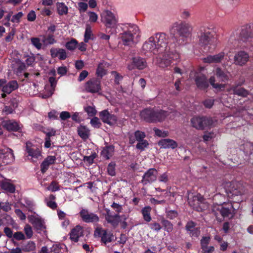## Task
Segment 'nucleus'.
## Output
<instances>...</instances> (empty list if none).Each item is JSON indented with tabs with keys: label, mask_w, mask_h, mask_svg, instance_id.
I'll return each mask as SVG.
<instances>
[{
	"label": "nucleus",
	"mask_w": 253,
	"mask_h": 253,
	"mask_svg": "<svg viewBox=\"0 0 253 253\" xmlns=\"http://www.w3.org/2000/svg\"><path fill=\"white\" fill-rule=\"evenodd\" d=\"M92 36V32L91 31V27L89 23L86 24V28L85 34L84 35V41L85 42H88L89 40L91 39Z\"/></svg>",
	"instance_id": "c03bdc74"
},
{
	"label": "nucleus",
	"mask_w": 253,
	"mask_h": 253,
	"mask_svg": "<svg viewBox=\"0 0 253 253\" xmlns=\"http://www.w3.org/2000/svg\"><path fill=\"white\" fill-rule=\"evenodd\" d=\"M56 9L59 15H66L68 11V7L64 2L56 3Z\"/></svg>",
	"instance_id": "ea45409f"
},
{
	"label": "nucleus",
	"mask_w": 253,
	"mask_h": 253,
	"mask_svg": "<svg viewBox=\"0 0 253 253\" xmlns=\"http://www.w3.org/2000/svg\"><path fill=\"white\" fill-rule=\"evenodd\" d=\"M78 6H79V10H80V11H83V12L85 11V10H86L87 7H88L87 4H86V3H85V2H79Z\"/></svg>",
	"instance_id": "338daca9"
},
{
	"label": "nucleus",
	"mask_w": 253,
	"mask_h": 253,
	"mask_svg": "<svg viewBox=\"0 0 253 253\" xmlns=\"http://www.w3.org/2000/svg\"><path fill=\"white\" fill-rule=\"evenodd\" d=\"M158 145L161 148L164 149H175L177 147V142L172 139H162L158 142Z\"/></svg>",
	"instance_id": "393cba45"
},
{
	"label": "nucleus",
	"mask_w": 253,
	"mask_h": 253,
	"mask_svg": "<svg viewBox=\"0 0 253 253\" xmlns=\"http://www.w3.org/2000/svg\"><path fill=\"white\" fill-rule=\"evenodd\" d=\"M193 27L191 24L186 22L173 24L171 32L176 31L179 38L177 40V44H184L186 43L188 38L191 36Z\"/></svg>",
	"instance_id": "20e7f679"
},
{
	"label": "nucleus",
	"mask_w": 253,
	"mask_h": 253,
	"mask_svg": "<svg viewBox=\"0 0 253 253\" xmlns=\"http://www.w3.org/2000/svg\"><path fill=\"white\" fill-rule=\"evenodd\" d=\"M196 223L192 221H188L186 225V230L192 237H198L200 234L199 228L196 227Z\"/></svg>",
	"instance_id": "5701e85b"
},
{
	"label": "nucleus",
	"mask_w": 253,
	"mask_h": 253,
	"mask_svg": "<svg viewBox=\"0 0 253 253\" xmlns=\"http://www.w3.org/2000/svg\"><path fill=\"white\" fill-rule=\"evenodd\" d=\"M230 53V51L229 52H226V49H224L223 51H221V52L218 53V54H215V55L208 56L207 57L203 59V60L204 63H219V62L221 61L225 55L228 56L230 58V56H232Z\"/></svg>",
	"instance_id": "dca6fc26"
},
{
	"label": "nucleus",
	"mask_w": 253,
	"mask_h": 253,
	"mask_svg": "<svg viewBox=\"0 0 253 253\" xmlns=\"http://www.w3.org/2000/svg\"><path fill=\"white\" fill-rule=\"evenodd\" d=\"M194 80L198 88L201 89H206L209 86V84L207 81V78L205 75L200 73H197L195 75Z\"/></svg>",
	"instance_id": "aec40b11"
},
{
	"label": "nucleus",
	"mask_w": 253,
	"mask_h": 253,
	"mask_svg": "<svg viewBox=\"0 0 253 253\" xmlns=\"http://www.w3.org/2000/svg\"><path fill=\"white\" fill-rule=\"evenodd\" d=\"M163 223L165 230L168 232H171L173 229V225L170 221H168V220H164Z\"/></svg>",
	"instance_id": "680f3d73"
},
{
	"label": "nucleus",
	"mask_w": 253,
	"mask_h": 253,
	"mask_svg": "<svg viewBox=\"0 0 253 253\" xmlns=\"http://www.w3.org/2000/svg\"><path fill=\"white\" fill-rule=\"evenodd\" d=\"M78 134L83 139H87L89 134V130L86 127L84 126H80L78 129Z\"/></svg>",
	"instance_id": "79ce46f5"
},
{
	"label": "nucleus",
	"mask_w": 253,
	"mask_h": 253,
	"mask_svg": "<svg viewBox=\"0 0 253 253\" xmlns=\"http://www.w3.org/2000/svg\"><path fill=\"white\" fill-rule=\"evenodd\" d=\"M215 135L212 132H209V133H206L203 135V139L205 142L210 141L214 137Z\"/></svg>",
	"instance_id": "0e129e2a"
},
{
	"label": "nucleus",
	"mask_w": 253,
	"mask_h": 253,
	"mask_svg": "<svg viewBox=\"0 0 253 253\" xmlns=\"http://www.w3.org/2000/svg\"><path fill=\"white\" fill-rule=\"evenodd\" d=\"M174 111H166L161 109H146L140 112V117L148 122H162L167 117L173 118Z\"/></svg>",
	"instance_id": "7ed1b4c3"
},
{
	"label": "nucleus",
	"mask_w": 253,
	"mask_h": 253,
	"mask_svg": "<svg viewBox=\"0 0 253 253\" xmlns=\"http://www.w3.org/2000/svg\"><path fill=\"white\" fill-rule=\"evenodd\" d=\"M1 125L7 130H18L19 129L18 123L11 120H3L1 121Z\"/></svg>",
	"instance_id": "473e14b6"
},
{
	"label": "nucleus",
	"mask_w": 253,
	"mask_h": 253,
	"mask_svg": "<svg viewBox=\"0 0 253 253\" xmlns=\"http://www.w3.org/2000/svg\"><path fill=\"white\" fill-rule=\"evenodd\" d=\"M198 44L204 51H210L215 47L216 39L214 32L209 27H201L198 33Z\"/></svg>",
	"instance_id": "f03ea898"
},
{
	"label": "nucleus",
	"mask_w": 253,
	"mask_h": 253,
	"mask_svg": "<svg viewBox=\"0 0 253 253\" xmlns=\"http://www.w3.org/2000/svg\"><path fill=\"white\" fill-rule=\"evenodd\" d=\"M36 249V244L33 241H29L24 244L22 247V250L24 252L34 251Z\"/></svg>",
	"instance_id": "58836bf2"
},
{
	"label": "nucleus",
	"mask_w": 253,
	"mask_h": 253,
	"mask_svg": "<svg viewBox=\"0 0 253 253\" xmlns=\"http://www.w3.org/2000/svg\"><path fill=\"white\" fill-rule=\"evenodd\" d=\"M154 131L156 135L159 136V137H165L169 134L167 130H162L157 128H154Z\"/></svg>",
	"instance_id": "864d4df0"
},
{
	"label": "nucleus",
	"mask_w": 253,
	"mask_h": 253,
	"mask_svg": "<svg viewBox=\"0 0 253 253\" xmlns=\"http://www.w3.org/2000/svg\"><path fill=\"white\" fill-rule=\"evenodd\" d=\"M249 55L244 51H240L236 53L234 56V63L236 65L243 66L249 60Z\"/></svg>",
	"instance_id": "6ab92c4d"
},
{
	"label": "nucleus",
	"mask_w": 253,
	"mask_h": 253,
	"mask_svg": "<svg viewBox=\"0 0 253 253\" xmlns=\"http://www.w3.org/2000/svg\"><path fill=\"white\" fill-rule=\"evenodd\" d=\"M77 42L75 39H72L69 42H66V47L68 49L73 50L77 47Z\"/></svg>",
	"instance_id": "4d7b16f0"
},
{
	"label": "nucleus",
	"mask_w": 253,
	"mask_h": 253,
	"mask_svg": "<svg viewBox=\"0 0 253 253\" xmlns=\"http://www.w3.org/2000/svg\"><path fill=\"white\" fill-rule=\"evenodd\" d=\"M105 218L107 222L110 223L112 226L115 227L118 225L121 218L118 214H112L110 210L106 209Z\"/></svg>",
	"instance_id": "412c9836"
},
{
	"label": "nucleus",
	"mask_w": 253,
	"mask_h": 253,
	"mask_svg": "<svg viewBox=\"0 0 253 253\" xmlns=\"http://www.w3.org/2000/svg\"><path fill=\"white\" fill-rule=\"evenodd\" d=\"M109 66L108 63L105 61H101L98 64L96 70V75L101 79L106 75L107 72V68Z\"/></svg>",
	"instance_id": "a878e982"
},
{
	"label": "nucleus",
	"mask_w": 253,
	"mask_h": 253,
	"mask_svg": "<svg viewBox=\"0 0 253 253\" xmlns=\"http://www.w3.org/2000/svg\"><path fill=\"white\" fill-rule=\"evenodd\" d=\"M84 111L89 117H94L97 114L95 106H86L84 107Z\"/></svg>",
	"instance_id": "49530a36"
},
{
	"label": "nucleus",
	"mask_w": 253,
	"mask_h": 253,
	"mask_svg": "<svg viewBox=\"0 0 253 253\" xmlns=\"http://www.w3.org/2000/svg\"><path fill=\"white\" fill-rule=\"evenodd\" d=\"M13 238L17 241L25 240L26 239L24 234L21 231H17L14 233Z\"/></svg>",
	"instance_id": "052dcab7"
},
{
	"label": "nucleus",
	"mask_w": 253,
	"mask_h": 253,
	"mask_svg": "<svg viewBox=\"0 0 253 253\" xmlns=\"http://www.w3.org/2000/svg\"><path fill=\"white\" fill-rule=\"evenodd\" d=\"M116 165L115 163H110L107 167L108 173L110 175H115L116 174Z\"/></svg>",
	"instance_id": "5fc2aeb1"
},
{
	"label": "nucleus",
	"mask_w": 253,
	"mask_h": 253,
	"mask_svg": "<svg viewBox=\"0 0 253 253\" xmlns=\"http://www.w3.org/2000/svg\"><path fill=\"white\" fill-rule=\"evenodd\" d=\"M56 197L53 194H50L49 197H46L44 199V201L46 203L47 206L53 210L56 209L57 205L55 203V200Z\"/></svg>",
	"instance_id": "e433bc0d"
},
{
	"label": "nucleus",
	"mask_w": 253,
	"mask_h": 253,
	"mask_svg": "<svg viewBox=\"0 0 253 253\" xmlns=\"http://www.w3.org/2000/svg\"><path fill=\"white\" fill-rule=\"evenodd\" d=\"M223 186L228 198H231L234 202L239 203L243 201L242 196L243 190L238 185L231 182H226Z\"/></svg>",
	"instance_id": "423d86ee"
},
{
	"label": "nucleus",
	"mask_w": 253,
	"mask_h": 253,
	"mask_svg": "<svg viewBox=\"0 0 253 253\" xmlns=\"http://www.w3.org/2000/svg\"><path fill=\"white\" fill-rule=\"evenodd\" d=\"M135 137L138 142H141L143 138L145 137L146 134L144 132L140 131V130H136L134 133Z\"/></svg>",
	"instance_id": "13d9d810"
},
{
	"label": "nucleus",
	"mask_w": 253,
	"mask_h": 253,
	"mask_svg": "<svg viewBox=\"0 0 253 253\" xmlns=\"http://www.w3.org/2000/svg\"><path fill=\"white\" fill-rule=\"evenodd\" d=\"M210 237H203L202 239L201 240V244L202 245V248L204 252L205 251H207L208 250V245L210 242Z\"/></svg>",
	"instance_id": "603ef678"
},
{
	"label": "nucleus",
	"mask_w": 253,
	"mask_h": 253,
	"mask_svg": "<svg viewBox=\"0 0 253 253\" xmlns=\"http://www.w3.org/2000/svg\"><path fill=\"white\" fill-rule=\"evenodd\" d=\"M84 88L86 91L91 93H97L101 90V82L99 79H91L85 84Z\"/></svg>",
	"instance_id": "f8f14e48"
},
{
	"label": "nucleus",
	"mask_w": 253,
	"mask_h": 253,
	"mask_svg": "<svg viewBox=\"0 0 253 253\" xmlns=\"http://www.w3.org/2000/svg\"><path fill=\"white\" fill-rule=\"evenodd\" d=\"M48 190L51 191H58L60 189L59 185L58 183L56 181H52L49 186L47 187Z\"/></svg>",
	"instance_id": "bf43d9fd"
},
{
	"label": "nucleus",
	"mask_w": 253,
	"mask_h": 253,
	"mask_svg": "<svg viewBox=\"0 0 253 253\" xmlns=\"http://www.w3.org/2000/svg\"><path fill=\"white\" fill-rule=\"evenodd\" d=\"M14 159V155L12 149L4 147L0 149V162L4 165L12 163Z\"/></svg>",
	"instance_id": "ddd939ff"
},
{
	"label": "nucleus",
	"mask_w": 253,
	"mask_h": 253,
	"mask_svg": "<svg viewBox=\"0 0 253 253\" xmlns=\"http://www.w3.org/2000/svg\"><path fill=\"white\" fill-rule=\"evenodd\" d=\"M25 151L26 157L32 162H36L42 157L41 149L30 142H26Z\"/></svg>",
	"instance_id": "9d476101"
},
{
	"label": "nucleus",
	"mask_w": 253,
	"mask_h": 253,
	"mask_svg": "<svg viewBox=\"0 0 253 253\" xmlns=\"http://www.w3.org/2000/svg\"><path fill=\"white\" fill-rule=\"evenodd\" d=\"M126 29L122 34L121 38L123 44L130 45L137 43L140 37V31L136 25L128 24L126 26Z\"/></svg>",
	"instance_id": "39448f33"
},
{
	"label": "nucleus",
	"mask_w": 253,
	"mask_h": 253,
	"mask_svg": "<svg viewBox=\"0 0 253 253\" xmlns=\"http://www.w3.org/2000/svg\"><path fill=\"white\" fill-rule=\"evenodd\" d=\"M83 235V228L80 225L75 226L73 228L70 233V238L75 242L78 241L79 238Z\"/></svg>",
	"instance_id": "bb28decb"
},
{
	"label": "nucleus",
	"mask_w": 253,
	"mask_h": 253,
	"mask_svg": "<svg viewBox=\"0 0 253 253\" xmlns=\"http://www.w3.org/2000/svg\"><path fill=\"white\" fill-rule=\"evenodd\" d=\"M188 201L190 206L197 211H202L208 207L205 199L200 194H197L195 195L189 194Z\"/></svg>",
	"instance_id": "1a4fd4ad"
},
{
	"label": "nucleus",
	"mask_w": 253,
	"mask_h": 253,
	"mask_svg": "<svg viewBox=\"0 0 253 253\" xmlns=\"http://www.w3.org/2000/svg\"><path fill=\"white\" fill-rule=\"evenodd\" d=\"M42 40L43 42L44 43V44H54V43L56 42V40H55L54 38V36L52 35H50L47 36H42Z\"/></svg>",
	"instance_id": "de8ad7c7"
},
{
	"label": "nucleus",
	"mask_w": 253,
	"mask_h": 253,
	"mask_svg": "<svg viewBox=\"0 0 253 253\" xmlns=\"http://www.w3.org/2000/svg\"><path fill=\"white\" fill-rule=\"evenodd\" d=\"M50 55L52 58H58L60 60H65L67 57L66 50L62 48H55L52 47L50 49Z\"/></svg>",
	"instance_id": "cd10ccee"
},
{
	"label": "nucleus",
	"mask_w": 253,
	"mask_h": 253,
	"mask_svg": "<svg viewBox=\"0 0 253 253\" xmlns=\"http://www.w3.org/2000/svg\"><path fill=\"white\" fill-rule=\"evenodd\" d=\"M142 50L145 53H162V57H157L156 62L162 68L170 66L172 60L180 58L177 51L171 49L169 37L164 33H158L149 38L143 44Z\"/></svg>",
	"instance_id": "f257e3e1"
},
{
	"label": "nucleus",
	"mask_w": 253,
	"mask_h": 253,
	"mask_svg": "<svg viewBox=\"0 0 253 253\" xmlns=\"http://www.w3.org/2000/svg\"><path fill=\"white\" fill-rule=\"evenodd\" d=\"M24 231L26 239H31L33 235V228L29 224H26L24 227Z\"/></svg>",
	"instance_id": "a18cd8bd"
},
{
	"label": "nucleus",
	"mask_w": 253,
	"mask_h": 253,
	"mask_svg": "<svg viewBox=\"0 0 253 253\" xmlns=\"http://www.w3.org/2000/svg\"><path fill=\"white\" fill-rule=\"evenodd\" d=\"M18 82L15 80H12L10 81L9 82H7L5 79L0 80V89L2 92L10 94V93L18 88Z\"/></svg>",
	"instance_id": "9b49d317"
},
{
	"label": "nucleus",
	"mask_w": 253,
	"mask_h": 253,
	"mask_svg": "<svg viewBox=\"0 0 253 253\" xmlns=\"http://www.w3.org/2000/svg\"><path fill=\"white\" fill-rule=\"evenodd\" d=\"M214 101V99L213 98H208L203 101V103L205 108H211L213 106Z\"/></svg>",
	"instance_id": "6e6d98bb"
},
{
	"label": "nucleus",
	"mask_w": 253,
	"mask_h": 253,
	"mask_svg": "<svg viewBox=\"0 0 253 253\" xmlns=\"http://www.w3.org/2000/svg\"><path fill=\"white\" fill-rule=\"evenodd\" d=\"M149 226L152 230L159 231L162 228V227L160 224L158 223H150Z\"/></svg>",
	"instance_id": "69168bd1"
},
{
	"label": "nucleus",
	"mask_w": 253,
	"mask_h": 253,
	"mask_svg": "<svg viewBox=\"0 0 253 253\" xmlns=\"http://www.w3.org/2000/svg\"><path fill=\"white\" fill-rule=\"evenodd\" d=\"M215 74L222 81H228L229 79L228 74L221 70L220 68H217L215 70Z\"/></svg>",
	"instance_id": "37998d69"
},
{
	"label": "nucleus",
	"mask_w": 253,
	"mask_h": 253,
	"mask_svg": "<svg viewBox=\"0 0 253 253\" xmlns=\"http://www.w3.org/2000/svg\"><path fill=\"white\" fill-rule=\"evenodd\" d=\"M26 65L19 59H15L12 64V68L16 74L21 73L22 71L25 70Z\"/></svg>",
	"instance_id": "2f4dec72"
},
{
	"label": "nucleus",
	"mask_w": 253,
	"mask_h": 253,
	"mask_svg": "<svg viewBox=\"0 0 253 253\" xmlns=\"http://www.w3.org/2000/svg\"><path fill=\"white\" fill-rule=\"evenodd\" d=\"M0 187L1 189L7 192L14 193L15 191V186L11 183V180L4 178L0 183Z\"/></svg>",
	"instance_id": "c756f323"
},
{
	"label": "nucleus",
	"mask_w": 253,
	"mask_h": 253,
	"mask_svg": "<svg viewBox=\"0 0 253 253\" xmlns=\"http://www.w3.org/2000/svg\"><path fill=\"white\" fill-rule=\"evenodd\" d=\"M152 209L150 206H146L142 210V214L143 218L146 221H151L152 217L151 216V211Z\"/></svg>",
	"instance_id": "a19ab883"
},
{
	"label": "nucleus",
	"mask_w": 253,
	"mask_h": 253,
	"mask_svg": "<svg viewBox=\"0 0 253 253\" xmlns=\"http://www.w3.org/2000/svg\"><path fill=\"white\" fill-rule=\"evenodd\" d=\"M56 161V156H49L46 158L41 165V170L42 173H45L49 166V165H52L55 163Z\"/></svg>",
	"instance_id": "c85d7f7f"
},
{
	"label": "nucleus",
	"mask_w": 253,
	"mask_h": 253,
	"mask_svg": "<svg viewBox=\"0 0 253 253\" xmlns=\"http://www.w3.org/2000/svg\"><path fill=\"white\" fill-rule=\"evenodd\" d=\"M94 234L95 237H100L102 242L105 244L111 242L113 237L112 233L107 232L106 230L103 229L101 227L99 226L95 228Z\"/></svg>",
	"instance_id": "4468645a"
},
{
	"label": "nucleus",
	"mask_w": 253,
	"mask_h": 253,
	"mask_svg": "<svg viewBox=\"0 0 253 253\" xmlns=\"http://www.w3.org/2000/svg\"><path fill=\"white\" fill-rule=\"evenodd\" d=\"M31 42L32 44L34 45L37 49H40L42 48V44L39 38H32L31 39Z\"/></svg>",
	"instance_id": "8fccbe9b"
},
{
	"label": "nucleus",
	"mask_w": 253,
	"mask_h": 253,
	"mask_svg": "<svg viewBox=\"0 0 253 253\" xmlns=\"http://www.w3.org/2000/svg\"><path fill=\"white\" fill-rule=\"evenodd\" d=\"M90 123L92 126L99 127L100 126V120L96 117H94L90 121Z\"/></svg>",
	"instance_id": "e2e57ef3"
},
{
	"label": "nucleus",
	"mask_w": 253,
	"mask_h": 253,
	"mask_svg": "<svg viewBox=\"0 0 253 253\" xmlns=\"http://www.w3.org/2000/svg\"><path fill=\"white\" fill-rule=\"evenodd\" d=\"M233 91V94H237L238 96H246L249 94L248 90L241 87H233L232 88L227 89V91L230 92Z\"/></svg>",
	"instance_id": "f704fd0d"
},
{
	"label": "nucleus",
	"mask_w": 253,
	"mask_h": 253,
	"mask_svg": "<svg viewBox=\"0 0 253 253\" xmlns=\"http://www.w3.org/2000/svg\"><path fill=\"white\" fill-rule=\"evenodd\" d=\"M28 218L30 222L34 225L37 230H43L45 229L44 223L41 218L34 215L29 216Z\"/></svg>",
	"instance_id": "b1692460"
},
{
	"label": "nucleus",
	"mask_w": 253,
	"mask_h": 253,
	"mask_svg": "<svg viewBox=\"0 0 253 253\" xmlns=\"http://www.w3.org/2000/svg\"><path fill=\"white\" fill-rule=\"evenodd\" d=\"M101 20L107 27H115L117 23L116 17L113 16H103Z\"/></svg>",
	"instance_id": "72a5a7b5"
},
{
	"label": "nucleus",
	"mask_w": 253,
	"mask_h": 253,
	"mask_svg": "<svg viewBox=\"0 0 253 253\" xmlns=\"http://www.w3.org/2000/svg\"><path fill=\"white\" fill-rule=\"evenodd\" d=\"M157 170L154 169V168H151L147 170L146 172L143 175L141 182L143 184L151 183V182L157 180Z\"/></svg>",
	"instance_id": "f3484780"
},
{
	"label": "nucleus",
	"mask_w": 253,
	"mask_h": 253,
	"mask_svg": "<svg viewBox=\"0 0 253 253\" xmlns=\"http://www.w3.org/2000/svg\"><path fill=\"white\" fill-rule=\"evenodd\" d=\"M149 145L147 140H145L144 138H142L140 142H137L136 145V148L138 149H140L141 151L144 150Z\"/></svg>",
	"instance_id": "3c124183"
},
{
	"label": "nucleus",
	"mask_w": 253,
	"mask_h": 253,
	"mask_svg": "<svg viewBox=\"0 0 253 253\" xmlns=\"http://www.w3.org/2000/svg\"><path fill=\"white\" fill-rule=\"evenodd\" d=\"M191 126L197 130H204L207 127L213 126L215 124L211 118L206 116H194L191 119Z\"/></svg>",
	"instance_id": "0eeeda50"
},
{
	"label": "nucleus",
	"mask_w": 253,
	"mask_h": 253,
	"mask_svg": "<svg viewBox=\"0 0 253 253\" xmlns=\"http://www.w3.org/2000/svg\"><path fill=\"white\" fill-rule=\"evenodd\" d=\"M49 82L50 84V90L49 93L48 94L47 96H50L53 94V92L55 90V87L56 86V84H57V81L55 77H50L49 78Z\"/></svg>",
	"instance_id": "09e8293b"
},
{
	"label": "nucleus",
	"mask_w": 253,
	"mask_h": 253,
	"mask_svg": "<svg viewBox=\"0 0 253 253\" xmlns=\"http://www.w3.org/2000/svg\"><path fill=\"white\" fill-rule=\"evenodd\" d=\"M99 117L102 122L110 125L116 124L117 121V117L115 115L111 114L108 110H103L100 112Z\"/></svg>",
	"instance_id": "a211bd4d"
},
{
	"label": "nucleus",
	"mask_w": 253,
	"mask_h": 253,
	"mask_svg": "<svg viewBox=\"0 0 253 253\" xmlns=\"http://www.w3.org/2000/svg\"><path fill=\"white\" fill-rule=\"evenodd\" d=\"M212 211L217 218H219V215L222 217H232L234 213V208L231 203L213 204Z\"/></svg>",
	"instance_id": "6e6552de"
},
{
	"label": "nucleus",
	"mask_w": 253,
	"mask_h": 253,
	"mask_svg": "<svg viewBox=\"0 0 253 253\" xmlns=\"http://www.w3.org/2000/svg\"><path fill=\"white\" fill-rule=\"evenodd\" d=\"M80 214L83 220L86 223H94V222H98L99 220V218L97 214L91 212L88 210H81Z\"/></svg>",
	"instance_id": "2eb2a0df"
},
{
	"label": "nucleus",
	"mask_w": 253,
	"mask_h": 253,
	"mask_svg": "<svg viewBox=\"0 0 253 253\" xmlns=\"http://www.w3.org/2000/svg\"><path fill=\"white\" fill-rule=\"evenodd\" d=\"M241 36L245 38L249 39V38H253V24H249L244 26L242 29Z\"/></svg>",
	"instance_id": "7c9ffc66"
},
{
	"label": "nucleus",
	"mask_w": 253,
	"mask_h": 253,
	"mask_svg": "<svg viewBox=\"0 0 253 253\" xmlns=\"http://www.w3.org/2000/svg\"><path fill=\"white\" fill-rule=\"evenodd\" d=\"M114 151V147L113 146H108L101 151V155L106 159H109L112 156Z\"/></svg>",
	"instance_id": "4c0bfd02"
},
{
	"label": "nucleus",
	"mask_w": 253,
	"mask_h": 253,
	"mask_svg": "<svg viewBox=\"0 0 253 253\" xmlns=\"http://www.w3.org/2000/svg\"><path fill=\"white\" fill-rule=\"evenodd\" d=\"M209 82L210 84L211 85L212 87L213 88H215L217 91H222L224 90L225 89L227 84H217L215 83V78L214 77H211L209 79Z\"/></svg>",
	"instance_id": "c9c22d12"
},
{
	"label": "nucleus",
	"mask_w": 253,
	"mask_h": 253,
	"mask_svg": "<svg viewBox=\"0 0 253 253\" xmlns=\"http://www.w3.org/2000/svg\"><path fill=\"white\" fill-rule=\"evenodd\" d=\"M147 62L145 59L139 57V56H136L133 58L132 64L128 65V68L129 70H133L134 67H136L139 70H142V69L145 68Z\"/></svg>",
	"instance_id": "4be33fe9"
},
{
	"label": "nucleus",
	"mask_w": 253,
	"mask_h": 253,
	"mask_svg": "<svg viewBox=\"0 0 253 253\" xmlns=\"http://www.w3.org/2000/svg\"><path fill=\"white\" fill-rule=\"evenodd\" d=\"M4 232L6 236L9 238L13 237V231L11 228L8 227H5L4 229Z\"/></svg>",
	"instance_id": "774afa93"
}]
</instances>
